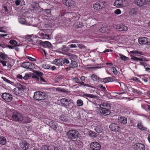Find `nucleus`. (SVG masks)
<instances>
[{"label":"nucleus","mask_w":150,"mask_h":150,"mask_svg":"<svg viewBox=\"0 0 150 150\" xmlns=\"http://www.w3.org/2000/svg\"><path fill=\"white\" fill-rule=\"evenodd\" d=\"M10 120L18 122L23 120V116L22 114L18 112H14L9 117Z\"/></svg>","instance_id":"1"},{"label":"nucleus","mask_w":150,"mask_h":150,"mask_svg":"<svg viewBox=\"0 0 150 150\" xmlns=\"http://www.w3.org/2000/svg\"><path fill=\"white\" fill-rule=\"evenodd\" d=\"M33 98L38 101L44 100L47 98L46 94L44 92L36 91L34 93Z\"/></svg>","instance_id":"2"},{"label":"nucleus","mask_w":150,"mask_h":150,"mask_svg":"<svg viewBox=\"0 0 150 150\" xmlns=\"http://www.w3.org/2000/svg\"><path fill=\"white\" fill-rule=\"evenodd\" d=\"M79 132L76 130L72 129L68 131L67 135L69 139H76L78 137Z\"/></svg>","instance_id":"3"},{"label":"nucleus","mask_w":150,"mask_h":150,"mask_svg":"<svg viewBox=\"0 0 150 150\" xmlns=\"http://www.w3.org/2000/svg\"><path fill=\"white\" fill-rule=\"evenodd\" d=\"M109 110L98 108L96 110V112L98 114H99L100 115L106 116L110 115L111 113Z\"/></svg>","instance_id":"4"},{"label":"nucleus","mask_w":150,"mask_h":150,"mask_svg":"<svg viewBox=\"0 0 150 150\" xmlns=\"http://www.w3.org/2000/svg\"><path fill=\"white\" fill-rule=\"evenodd\" d=\"M2 98L5 101L7 102H11L13 99L12 95L8 93H4L1 95Z\"/></svg>","instance_id":"5"},{"label":"nucleus","mask_w":150,"mask_h":150,"mask_svg":"<svg viewBox=\"0 0 150 150\" xmlns=\"http://www.w3.org/2000/svg\"><path fill=\"white\" fill-rule=\"evenodd\" d=\"M90 147L92 150H100L101 148L100 144L96 142H93L91 143Z\"/></svg>","instance_id":"6"},{"label":"nucleus","mask_w":150,"mask_h":150,"mask_svg":"<svg viewBox=\"0 0 150 150\" xmlns=\"http://www.w3.org/2000/svg\"><path fill=\"white\" fill-rule=\"evenodd\" d=\"M126 2L125 1L122 0H117L114 3V6L117 7L125 6L126 4Z\"/></svg>","instance_id":"7"},{"label":"nucleus","mask_w":150,"mask_h":150,"mask_svg":"<svg viewBox=\"0 0 150 150\" xmlns=\"http://www.w3.org/2000/svg\"><path fill=\"white\" fill-rule=\"evenodd\" d=\"M98 105L100 109H110L111 108L110 104L107 102H103Z\"/></svg>","instance_id":"8"},{"label":"nucleus","mask_w":150,"mask_h":150,"mask_svg":"<svg viewBox=\"0 0 150 150\" xmlns=\"http://www.w3.org/2000/svg\"><path fill=\"white\" fill-rule=\"evenodd\" d=\"M109 128L112 131L116 132L118 131L120 127L119 125L117 123H112L110 125Z\"/></svg>","instance_id":"9"},{"label":"nucleus","mask_w":150,"mask_h":150,"mask_svg":"<svg viewBox=\"0 0 150 150\" xmlns=\"http://www.w3.org/2000/svg\"><path fill=\"white\" fill-rule=\"evenodd\" d=\"M149 40V38H140L138 39L139 43L141 45L146 44L148 43Z\"/></svg>","instance_id":"10"},{"label":"nucleus","mask_w":150,"mask_h":150,"mask_svg":"<svg viewBox=\"0 0 150 150\" xmlns=\"http://www.w3.org/2000/svg\"><path fill=\"white\" fill-rule=\"evenodd\" d=\"M63 3L66 6L73 7L75 5L74 2L72 0H64Z\"/></svg>","instance_id":"11"},{"label":"nucleus","mask_w":150,"mask_h":150,"mask_svg":"<svg viewBox=\"0 0 150 150\" xmlns=\"http://www.w3.org/2000/svg\"><path fill=\"white\" fill-rule=\"evenodd\" d=\"M42 46L44 47L48 48L51 49H53V47L51 44L48 41L43 42L41 43Z\"/></svg>","instance_id":"12"},{"label":"nucleus","mask_w":150,"mask_h":150,"mask_svg":"<svg viewBox=\"0 0 150 150\" xmlns=\"http://www.w3.org/2000/svg\"><path fill=\"white\" fill-rule=\"evenodd\" d=\"M135 148L136 150H145V149L144 145L140 143H137L135 145Z\"/></svg>","instance_id":"13"},{"label":"nucleus","mask_w":150,"mask_h":150,"mask_svg":"<svg viewBox=\"0 0 150 150\" xmlns=\"http://www.w3.org/2000/svg\"><path fill=\"white\" fill-rule=\"evenodd\" d=\"M118 122L123 124H126L127 122V119L124 117H119L118 118Z\"/></svg>","instance_id":"14"},{"label":"nucleus","mask_w":150,"mask_h":150,"mask_svg":"<svg viewBox=\"0 0 150 150\" xmlns=\"http://www.w3.org/2000/svg\"><path fill=\"white\" fill-rule=\"evenodd\" d=\"M85 132H86V134L88 135L91 137H96L97 136V134L95 132L91 131H88V129H85Z\"/></svg>","instance_id":"15"},{"label":"nucleus","mask_w":150,"mask_h":150,"mask_svg":"<svg viewBox=\"0 0 150 150\" xmlns=\"http://www.w3.org/2000/svg\"><path fill=\"white\" fill-rule=\"evenodd\" d=\"M20 146L21 148L24 150H27L29 149L30 144L29 143L25 142H23L20 144Z\"/></svg>","instance_id":"16"},{"label":"nucleus","mask_w":150,"mask_h":150,"mask_svg":"<svg viewBox=\"0 0 150 150\" xmlns=\"http://www.w3.org/2000/svg\"><path fill=\"white\" fill-rule=\"evenodd\" d=\"M117 27V29L119 31H126L128 30V27L123 25H119Z\"/></svg>","instance_id":"17"},{"label":"nucleus","mask_w":150,"mask_h":150,"mask_svg":"<svg viewBox=\"0 0 150 150\" xmlns=\"http://www.w3.org/2000/svg\"><path fill=\"white\" fill-rule=\"evenodd\" d=\"M47 124L50 127L54 130H56L57 129V125L55 123L53 120H50L48 122Z\"/></svg>","instance_id":"18"},{"label":"nucleus","mask_w":150,"mask_h":150,"mask_svg":"<svg viewBox=\"0 0 150 150\" xmlns=\"http://www.w3.org/2000/svg\"><path fill=\"white\" fill-rule=\"evenodd\" d=\"M134 3L139 6H143L144 4V0H135Z\"/></svg>","instance_id":"19"},{"label":"nucleus","mask_w":150,"mask_h":150,"mask_svg":"<svg viewBox=\"0 0 150 150\" xmlns=\"http://www.w3.org/2000/svg\"><path fill=\"white\" fill-rule=\"evenodd\" d=\"M13 91L14 94L16 95H18L22 93L21 89L19 88L16 87L13 90Z\"/></svg>","instance_id":"20"},{"label":"nucleus","mask_w":150,"mask_h":150,"mask_svg":"<svg viewBox=\"0 0 150 150\" xmlns=\"http://www.w3.org/2000/svg\"><path fill=\"white\" fill-rule=\"evenodd\" d=\"M94 8L96 10L102 9L100 2H97L93 5Z\"/></svg>","instance_id":"21"},{"label":"nucleus","mask_w":150,"mask_h":150,"mask_svg":"<svg viewBox=\"0 0 150 150\" xmlns=\"http://www.w3.org/2000/svg\"><path fill=\"white\" fill-rule=\"evenodd\" d=\"M70 67L72 68L76 67H78V64L77 62L73 60H71V64H70Z\"/></svg>","instance_id":"22"},{"label":"nucleus","mask_w":150,"mask_h":150,"mask_svg":"<svg viewBox=\"0 0 150 150\" xmlns=\"http://www.w3.org/2000/svg\"><path fill=\"white\" fill-rule=\"evenodd\" d=\"M91 79L93 81H100V78L98 77L95 74H93L91 76Z\"/></svg>","instance_id":"23"},{"label":"nucleus","mask_w":150,"mask_h":150,"mask_svg":"<svg viewBox=\"0 0 150 150\" xmlns=\"http://www.w3.org/2000/svg\"><path fill=\"white\" fill-rule=\"evenodd\" d=\"M59 119L62 122H66L68 120L67 116L64 115H62L59 117Z\"/></svg>","instance_id":"24"},{"label":"nucleus","mask_w":150,"mask_h":150,"mask_svg":"<svg viewBox=\"0 0 150 150\" xmlns=\"http://www.w3.org/2000/svg\"><path fill=\"white\" fill-rule=\"evenodd\" d=\"M96 131L98 133H101L103 131V129L101 126H98L95 129Z\"/></svg>","instance_id":"25"},{"label":"nucleus","mask_w":150,"mask_h":150,"mask_svg":"<svg viewBox=\"0 0 150 150\" xmlns=\"http://www.w3.org/2000/svg\"><path fill=\"white\" fill-rule=\"evenodd\" d=\"M54 64L58 66H62L63 64L60 59H55L54 61Z\"/></svg>","instance_id":"26"},{"label":"nucleus","mask_w":150,"mask_h":150,"mask_svg":"<svg viewBox=\"0 0 150 150\" xmlns=\"http://www.w3.org/2000/svg\"><path fill=\"white\" fill-rule=\"evenodd\" d=\"M6 139L5 138L3 137H0V144L3 145L5 144L6 143Z\"/></svg>","instance_id":"27"},{"label":"nucleus","mask_w":150,"mask_h":150,"mask_svg":"<svg viewBox=\"0 0 150 150\" xmlns=\"http://www.w3.org/2000/svg\"><path fill=\"white\" fill-rule=\"evenodd\" d=\"M131 59H132L133 60H134L135 61H136V62H138L139 61H142L143 60V59L138 58L135 57L133 56H131Z\"/></svg>","instance_id":"28"},{"label":"nucleus","mask_w":150,"mask_h":150,"mask_svg":"<svg viewBox=\"0 0 150 150\" xmlns=\"http://www.w3.org/2000/svg\"><path fill=\"white\" fill-rule=\"evenodd\" d=\"M137 127L138 128L142 130H146V128L143 126L141 123H139L137 125Z\"/></svg>","instance_id":"29"},{"label":"nucleus","mask_w":150,"mask_h":150,"mask_svg":"<svg viewBox=\"0 0 150 150\" xmlns=\"http://www.w3.org/2000/svg\"><path fill=\"white\" fill-rule=\"evenodd\" d=\"M29 62H24L22 63L21 66L22 67L25 69H28V67L29 66Z\"/></svg>","instance_id":"30"},{"label":"nucleus","mask_w":150,"mask_h":150,"mask_svg":"<svg viewBox=\"0 0 150 150\" xmlns=\"http://www.w3.org/2000/svg\"><path fill=\"white\" fill-rule=\"evenodd\" d=\"M112 78L111 77H108L103 79V81L105 83H107L111 81Z\"/></svg>","instance_id":"31"},{"label":"nucleus","mask_w":150,"mask_h":150,"mask_svg":"<svg viewBox=\"0 0 150 150\" xmlns=\"http://www.w3.org/2000/svg\"><path fill=\"white\" fill-rule=\"evenodd\" d=\"M0 57L3 60H7V59L8 58L7 55L5 53H3L2 52L1 54Z\"/></svg>","instance_id":"32"},{"label":"nucleus","mask_w":150,"mask_h":150,"mask_svg":"<svg viewBox=\"0 0 150 150\" xmlns=\"http://www.w3.org/2000/svg\"><path fill=\"white\" fill-rule=\"evenodd\" d=\"M85 96L91 98H94L98 97L96 95L89 94H85Z\"/></svg>","instance_id":"33"},{"label":"nucleus","mask_w":150,"mask_h":150,"mask_svg":"<svg viewBox=\"0 0 150 150\" xmlns=\"http://www.w3.org/2000/svg\"><path fill=\"white\" fill-rule=\"evenodd\" d=\"M19 22L20 23L23 24H25L27 25L25 19L24 18H20L19 19Z\"/></svg>","instance_id":"34"},{"label":"nucleus","mask_w":150,"mask_h":150,"mask_svg":"<svg viewBox=\"0 0 150 150\" xmlns=\"http://www.w3.org/2000/svg\"><path fill=\"white\" fill-rule=\"evenodd\" d=\"M61 103L62 104H65V103L69 102L70 101L65 98H62L60 100Z\"/></svg>","instance_id":"35"},{"label":"nucleus","mask_w":150,"mask_h":150,"mask_svg":"<svg viewBox=\"0 0 150 150\" xmlns=\"http://www.w3.org/2000/svg\"><path fill=\"white\" fill-rule=\"evenodd\" d=\"M9 43L13 46H18V45H17V42L14 40H10L9 41Z\"/></svg>","instance_id":"36"},{"label":"nucleus","mask_w":150,"mask_h":150,"mask_svg":"<svg viewBox=\"0 0 150 150\" xmlns=\"http://www.w3.org/2000/svg\"><path fill=\"white\" fill-rule=\"evenodd\" d=\"M34 73L40 77H41L43 75V74L42 73L38 71H34Z\"/></svg>","instance_id":"37"},{"label":"nucleus","mask_w":150,"mask_h":150,"mask_svg":"<svg viewBox=\"0 0 150 150\" xmlns=\"http://www.w3.org/2000/svg\"><path fill=\"white\" fill-rule=\"evenodd\" d=\"M100 3L102 9L105 8L107 5V3L105 1H103L102 2H100Z\"/></svg>","instance_id":"38"},{"label":"nucleus","mask_w":150,"mask_h":150,"mask_svg":"<svg viewBox=\"0 0 150 150\" xmlns=\"http://www.w3.org/2000/svg\"><path fill=\"white\" fill-rule=\"evenodd\" d=\"M29 66L28 67V69H33L35 67V64H34L29 62Z\"/></svg>","instance_id":"39"},{"label":"nucleus","mask_w":150,"mask_h":150,"mask_svg":"<svg viewBox=\"0 0 150 150\" xmlns=\"http://www.w3.org/2000/svg\"><path fill=\"white\" fill-rule=\"evenodd\" d=\"M62 50L63 51L67 52L69 50V48L65 45H63L62 46Z\"/></svg>","instance_id":"40"},{"label":"nucleus","mask_w":150,"mask_h":150,"mask_svg":"<svg viewBox=\"0 0 150 150\" xmlns=\"http://www.w3.org/2000/svg\"><path fill=\"white\" fill-rule=\"evenodd\" d=\"M120 56V58L122 60H124V61H126L127 60L128 58V57H127L126 56H125L123 55H122L121 54H119Z\"/></svg>","instance_id":"41"},{"label":"nucleus","mask_w":150,"mask_h":150,"mask_svg":"<svg viewBox=\"0 0 150 150\" xmlns=\"http://www.w3.org/2000/svg\"><path fill=\"white\" fill-rule=\"evenodd\" d=\"M81 46L80 45H78L77 44V45H76L75 44H71L69 46L71 48H76L77 47V46H78L79 47H80V46Z\"/></svg>","instance_id":"42"},{"label":"nucleus","mask_w":150,"mask_h":150,"mask_svg":"<svg viewBox=\"0 0 150 150\" xmlns=\"http://www.w3.org/2000/svg\"><path fill=\"white\" fill-rule=\"evenodd\" d=\"M78 106H81L83 105V101L81 100H79L77 101Z\"/></svg>","instance_id":"43"},{"label":"nucleus","mask_w":150,"mask_h":150,"mask_svg":"<svg viewBox=\"0 0 150 150\" xmlns=\"http://www.w3.org/2000/svg\"><path fill=\"white\" fill-rule=\"evenodd\" d=\"M30 77V74H25V76L23 77V79L25 80H27Z\"/></svg>","instance_id":"44"},{"label":"nucleus","mask_w":150,"mask_h":150,"mask_svg":"<svg viewBox=\"0 0 150 150\" xmlns=\"http://www.w3.org/2000/svg\"><path fill=\"white\" fill-rule=\"evenodd\" d=\"M1 78L4 81H6L8 83L11 84L12 82L10 81L7 79L5 77H2Z\"/></svg>","instance_id":"45"},{"label":"nucleus","mask_w":150,"mask_h":150,"mask_svg":"<svg viewBox=\"0 0 150 150\" xmlns=\"http://www.w3.org/2000/svg\"><path fill=\"white\" fill-rule=\"evenodd\" d=\"M42 150H50V147L47 145H43L42 148Z\"/></svg>","instance_id":"46"},{"label":"nucleus","mask_w":150,"mask_h":150,"mask_svg":"<svg viewBox=\"0 0 150 150\" xmlns=\"http://www.w3.org/2000/svg\"><path fill=\"white\" fill-rule=\"evenodd\" d=\"M132 91L134 93L136 94H139L141 93V92L139 91H138L137 89H135L134 88H132Z\"/></svg>","instance_id":"47"},{"label":"nucleus","mask_w":150,"mask_h":150,"mask_svg":"<svg viewBox=\"0 0 150 150\" xmlns=\"http://www.w3.org/2000/svg\"><path fill=\"white\" fill-rule=\"evenodd\" d=\"M130 12L131 14H135L137 13V11L135 8H132Z\"/></svg>","instance_id":"48"},{"label":"nucleus","mask_w":150,"mask_h":150,"mask_svg":"<svg viewBox=\"0 0 150 150\" xmlns=\"http://www.w3.org/2000/svg\"><path fill=\"white\" fill-rule=\"evenodd\" d=\"M51 10L49 9H45L44 11V13L47 14H50L51 13Z\"/></svg>","instance_id":"49"},{"label":"nucleus","mask_w":150,"mask_h":150,"mask_svg":"<svg viewBox=\"0 0 150 150\" xmlns=\"http://www.w3.org/2000/svg\"><path fill=\"white\" fill-rule=\"evenodd\" d=\"M100 31L102 33H105L106 31V28L105 27H101L100 29Z\"/></svg>","instance_id":"50"},{"label":"nucleus","mask_w":150,"mask_h":150,"mask_svg":"<svg viewBox=\"0 0 150 150\" xmlns=\"http://www.w3.org/2000/svg\"><path fill=\"white\" fill-rule=\"evenodd\" d=\"M42 67L45 69H48L50 67V66L47 64H44L42 65Z\"/></svg>","instance_id":"51"},{"label":"nucleus","mask_w":150,"mask_h":150,"mask_svg":"<svg viewBox=\"0 0 150 150\" xmlns=\"http://www.w3.org/2000/svg\"><path fill=\"white\" fill-rule=\"evenodd\" d=\"M19 88L21 89V92H22L26 88V87L24 86H21L19 87H18Z\"/></svg>","instance_id":"52"},{"label":"nucleus","mask_w":150,"mask_h":150,"mask_svg":"<svg viewBox=\"0 0 150 150\" xmlns=\"http://www.w3.org/2000/svg\"><path fill=\"white\" fill-rule=\"evenodd\" d=\"M27 58L29 60L31 61H36V59H35L33 58L27 56Z\"/></svg>","instance_id":"53"},{"label":"nucleus","mask_w":150,"mask_h":150,"mask_svg":"<svg viewBox=\"0 0 150 150\" xmlns=\"http://www.w3.org/2000/svg\"><path fill=\"white\" fill-rule=\"evenodd\" d=\"M121 11L119 9H117L115 11V13L117 15L120 14L121 13Z\"/></svg>","instance_id":"54"},{"label":"nucleus","mask_w":150,"mask_h":150,"mask_svg":"<svg viewBox=\"0 0 150 150\" xmlns=\"http://www.w3.org/2000/svg\"><path fill=\"white\" fill-rule=\"evenodd\" d=\"M112 71H113V72L115 74H117V70L116 69V68L115 67H112Z\"/></svg>","instance_id":"55"},{"label":"nucleus","mask_w":150,"mask_h":150,"mask_svg":"<svg viewBox=\"0 0 150 150\" xmlns=\"http://www.w3.org/2000/svg\"><path fill=\"white\" fill-rule=\"evenodd\" d=\"M0 62L2 64L3 66H6V61H4L2 60H0Z\"/></svg>","instance_id":"56"},{"label":"nucleus","mask_w":150,"mask_h":150,"mask_svg":"<svg viewBox=\"0 0 150 150\" xmlns=\"http://www.w3.org/2000/svg\"><path fill=\"white\" fill-rule=\"evenodd\" d=\"M60 92H65V93H69V91H68L67 90H66L65 89L62 88V89L60 88Z\"/></svg>","instance_id":"57"},{"label":"nucleus","mask_w":150,"mask_h":150,"mask_svg":"<svg viewBox=\"0 0 150 150\" xmlns=\"http://www.w3.org/2000/svg\"><path fill=\"white\" fill-rule=\"evenodd\" d=\"M42 42L41 40H37L36 42V44L38 45H40L42 46L41 43H42Z\"/></svg>","instance_id":"58"},{"label":"nucleus","mask_w":150,"mask_h":150,"mask_svg":"<svg viewBox=\"0 0 150 150\" xmlns=\"http://www.w3.org/2000/svg\"><path fill=\"white\" fill-rule=\"evenodd\" d=\"M32 78H34L37 81H38L40 80V78L38 77V76L35 75H34L32 76Z\"/></svg>","instance_id":"59"},{"label":"nucleus","mask_w":150,"mask_h":150,"mask_svg":"<svg viewBox=\"0 0 150 150\" xmlns=\"http://www.w3.org/2000/svg\"><path fill=\"white\" fill-rule=\"evenodd\" d=\"M99 87L101 88L102 89L104 90V91L106 90V88L105 87H104L103 85L102 84H100L98 86Z\"/></svg>","instance_id":"60"},{"label":"nucleus","mask_w":150,"mask_h":150,"mask_svg":"<svg viewBox=\"0 0 150 150\" xmlns=\"http://www.w3.org/2000/svg\"><path fill=\"white\" fill-rule=\"evenodd\" d=\"M64 63H65L66 64H68L69 63V61L66 58H64L63 60Z\"/></svg>","instance_id":"61"},{"label":"nucleus","mask_w":150,"mask_h":150,"mask_svg":"<svg viewBox=\"0 0 150 150\" xmlns=\"http://www.w3.org/2000/svg\"><path fill=\"white\" fill-rule=\"evenodd\" d=\"M78 28H80L81 27L83 26V23L79 22V24H78Z\"/></svg>","instance_id":"62"},{"label":"nucleus","mask_w":150,"mask_h":150,"mask_svg":"<svg viewBox=\"0 0 150 150\" xmlns=\"http://www.w3.org/2000/svg\"><path fill=\"white\" fill-rule=\"evenodd\" d=\"M132 79L133 80L137 82H138L140 83V81L138 80V79L136 77H134Z\"/></svg>","instance_id":"63"},{"label":"nucleus","mask_w":150,"mask_h":150,"mask_svg":"<svg viewBox=\"0 0 150 150\" xmlns=\"http://www.w3.org/2000/svg\"><path fill=\"white\" fill-rule=\"evenodd\" d=\"M54 150H63V149L61 147H55L54 148Z\"/></svg>","instance_id":"64"}]
</instances>
